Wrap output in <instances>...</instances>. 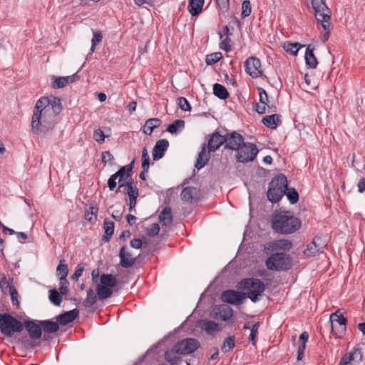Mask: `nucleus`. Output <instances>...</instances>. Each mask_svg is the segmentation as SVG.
<instances>
[{
  "label": "nucleus",
  "mask_w": 365,
  "mask_h": 365,
  "mask_svg": "<svg viewBox=\"0 0 365 365\" xmlns=\"http://www.w3.org/2000/svg\"><path fill=\"white\" fill-rule=\"evenodd\" d=\"M222 58V54L220 52H215L207 55L205 62L207 65H213L219 61Z\"/></svg>",
  "instance_id": "de8ad7c7"
},
{
  "label": "nucleus",
  "mask_w": 365,
  "mask_h": 365,
  "mask_svg": "<svg viewBox=\"0 0 365 365\" xmlns=\"http://www.w3.org/2000/svg\"><path fill=\"white\" fill-rule=\"evenodd\" d=\"M178 106L185 111L191 110V106L188 101L184 97H180L177 100Z\"/></svg>",
  "instance_id": "3c124183"
},
{
  "label": "nucleus",
  "mask_w": 365,
  "mask_h": 365,
  "mask_svg": "<svg viewBox=\"0 0 365 365\" xmlns=\"http://www.w3.org/2000/svg\"><path fill=\"white\" fill-rule=\"evenodd\" d=\"M259 96V103L255 106V111L259 114H264L266 112V106L268 108V112L276 110V106L274 104H269L268 95L266 91L262 88H257Z\"/></svg>",
  "instance_id": "f8f14e48"
},
{
  "label": "nucleus",
  "mask_w": 365,
  "mask_h": 365,
  "mask_svg": "<svg viewBox=\"0 0 365 365\" xmlns=\"http://www.w3.org/2000/svg\"><path fill=\"white\" fill-rule=\"evenodd\" d=\"M245 71L252 78H257L262 76L261 62L256 57L248 58L245 62Z\"/></svg>",
  "instance_id": "2eb2a0df"
},
{
  "label": "nucleus",
  "mask_w": 365,
  "mask_h": 365,
  "mask_svg": "<svg viewBox=\"0 0 365 365\" xmlns=\"http://www.w3.org/2000/svg\"><path fill=\"white\" fill-rule=\"evenodd\" d=\"M101 284L110 288L114 287L117 284V279L112 274H103L100 277Z\"/></svg>",
  "instance_id": "e433bc0d"
},
{
  "label": "nucleus",
  "mask_w": 365,
  "mask_h": 365,
  "mask_svg": "<svg viewBox=\"0 0 365 365\" xmlns=\"http://www.w3.org/2000/svg\"><path fill=\"white\" fill-rule=\"evenodd\" d=\"M292 247V243L290 240L286 239L277 240L269 245V249L272 252H284L289 251Z\"/></svg>",
  "instance_id": "a211bd4d"
},
{
  "label": "nucleus",
  "mask_w": 365,
  "mask_h": 365,
  "mask_svg": "<svg viewBox=\"0 0 365 365\" xmlns=\"http://www.w3.org/2000/svg\"><path fill=\"white\" fill-rule=\"evenodd\" d=\"M287 190V179L284 174L274 177L269 183L267 195L272 202H279Z\"/></svg>",
  "instance_id": "20e7f679"
},
{
  "label": "nucleus",
  "mask_w": 365,
  "mask_h": 365,
  "mask_svg": "<svg viewBox=\"0 0 365 365\" xmlns=\"http://www.w3.org/2000/svg\"><path fill=\"white\" fill-rule=\"evenodd\" d=\"M213 93L215 96L222 100H225L229 97V93L226 88L220 83L214 84Z\"/></svg>",
  "instance_id": "c9c22d12"
},
{
  "label": "nucleus",
  "mask_w": 365,
  "mask_h": 365,
  "mask_svg": "<svg viewBox=\"0 0 365 365\" xmlns=\"http://www.w3.org/2000/svg\"><path fill=\"white\" fill-rule=\"evenodd\" d=\"M235 345V336H230L225 339L222 346L221 347V350L224 353H227L232 350Z\"/></svg>",
  "instance_id": "a19ab883"
},
{
  "label": "nucleus",
  "mask_w": 365,
  "mask_h": 365,
  "mask_svg": "<svg viewBox=\"0 0 365 365\" xmlns=\"http://www.w3.org/2000/svg\"><path fill=\"white\" fill-rule=\"evenodd\" d=\"M305 61L307 65L311 68H316L318 64L317 59L314 54V48L309 45L306 48Z\"/></svg>",
  "instance_id": "c85d7f7f"
},
{
  "label": "nucleus",
  "mask_w": 365,
  "mask_h": 365,
  "mask_svg": "<svg viewBox=\"0 0 365 365\" xmlns=\"http://www.w3.org/2000/svg\"><path fill=\"white\" fill-rule=\"evenodd\" d=\"M23 329L24 324L16 318L9 313L0 314V331L2 334L11 337Z\"/></svg>",
  "instance_id": "39448f33"
},
{
  "label": "nucleus",
  "mask_w": 365,
  "mask_h": 365,
  "mask_svg": "<svg viewBox=\"0 0 365 365\" xmlns=\"http://www.w3.org/2000/svg\"><path fill=\"white\" fill-rule=\"evenodd\" d=\"M84 270V264L80 263L77 265L74 273L71 276L73 280L77 281L78 278L82 275Z\"/></svg>",
  "instance_id": "bf43d9fd"
},
{
  "label": "nucleus",
  "mask_w": 365,
  "mask_h": 365,
  "mask_svg": "<svg viewBox=\"0 0 365 365\" xmlns=\"http://www.w3.org/2000/svg\"><path fill=\"white\" fill-rule=\"evenodd\" d=\"M202 328L207 334H211L213 331H217L219 329V325L214 321L205 320L202 323Z\"/></svg>",
  "instance_id": "79ce46f5"
},
{
  "label": "nucleus",
  "mask_w": 365,
  "mask_h": 365,
  "mask_svg": "<svg viewBox=\"0 0 365 365\" xmlns=\"http://www.w3.org/2000/svg\"><path fill=\"white\" fill-rule=\"evenodd\" d=\"M303 46V45H301L299 43L287 42L284 45V48L287 52L293 55H297L299 48Z\"/></svg>",
  "instance_id": "c03bdc74"
},
{
  "label": "nucleus",
  "mask_w": 365,
  "mask_h": 365,
  "mask_svg": "<svg viewBox=\"0 0 365 365\" xmlns=\"http://www.w3.org/2000/svg\"><path fill=\"white\" fill-rule=\"evenodd\" d=\"M79 314V311L77 309H73L71 311L65 312L59 314L56 317V321L61 325H66L76 319Z\"/></svg>",
  "instance_id": "4be33fe9"
},
{
  "label": "nucleus",
  "mask_w": 365,
  "mask_h": 365,
  "mask_svg": "<svg viewBox=\"0 0 365 365\" xmlns=\"http://www.w3.org/2000/svg\"><path fill=\"white\" fill-rule=\"evenodd\" d=\"M216 3L222 12H226L229 9V0H215Z\"/></svg>",
  "instance_id": "e2e57ef3"
},
{
  "label": "nucleus",
  "mask_w": 365,
  "mask_h": 365,
  "mask_svg": "<svg viewBox=\"0 0 365 365\" xmlns=\"http://www.w3.org/2000/svg\"><path fill=\"white\" fill-rule=\"evenodd\" d=\"M231 39L230 37H226L220 43V48L227 52L231 51Z\"/></svg>",
  "instance_id": "680f3d73"
},
{
  "label": "nucleus",
  "mask_w": 365,
  "mask_h": 365,
  "mask_svg": "<svg viewBox=\"0 0 365 365\" xmlns=\"http://www.w3.org/2000/svg\"><path fill=\"white\" fill-rule=\"evenodd\" d=\"M237 288L246 291V297H248L252 302H256L264 291L265 286L259 279L246 278L242 279L237 284Z\"/></svg>",
  "instance_id": "7ed1b4c3"
},
{
  "label": "nucleus",
  "mask_w": 365,
  "mask_h": 365,
  "mask_svg": "<svg viewBox=\"0 0 365 365\" xmlns=\"http://www.w3.org/2000/svg\"><path fill=\"white\" fill-rule=\"evenodd\" d=\"M98 296L95 294L92 289H89L87 291L86 298L83 300V304L86 307H90L93 306L97 300Z\"/></svg>",
  "instance_id": "ea45409f"
},
{
  "label": "nucleus",
  "mask_w": 365,
  "mask_h": 365,
  "mask_svg": "<svg viewBox=\"0 0 365 365\" xmlns=\"http://www.w3.org/2000/svg\"><path fill=\"white\" fill-rule=\"evenodd\" d=\"M160 226L158 223H152L147 229V235L149 237H154L159 233Z\"/></svg>",
  "instance_id": "864d4df0"
},
{
  "label": "nucleus",
  "mask_w": 365,
  "mask_h": 365,
  "mask_svg": "<svg viewBox=\"0 0 365 365\" xmlns=\"http://www.w3.org/2000/svg\"><path fill=\"white\" fill-rule=\"evenodd\" d=\"M210 155L206 153V145L203 144L200 152L198 154L195 167L197 170L202 168L209 161Z\"/></svg>",
  "instance_id": "bb28decb"
},
{
  "label": "nucleus",
  "mask_w": 365,
  "mask_h": 365,
  "mask_svg": "<svg viewBox=\"0 0 365 365\" xmlns=\"http://www.w3.org/2000/svg\"><path fill=\"white\" fill-rule=\"evenodd\" d=\"M119 257L120 264L124 268L132 267L136 260V257H133L126 246L121 247L119 252Z\"/></svg>",
  "instance_id": "6ab92c4d"
},
{
  "label": "nucleus",
  "mask_w": 365,
  "mask_h": 365,
  "mask_svg": "<svg viewBox=\"0 0 365 365\" xmlns=\"http://www.w3.org/2000/svg\"><path fill=\"white\" fill-rule=\"evenodd\" d=\"M195 193V189L192 187H185L180 194L181 199L189 203H192Z\"/></svg>",
  "instance_id": "4c0bfd02"
},
{
  "label": "nucleus",
  "mask_w": 365,
  "mask_h": 365,
  "mask_svg": "<svg viewBox=\"0 0 365 365\" xmlns=\"http://www.w3.org/2000/svg\"><path fill=\"white\" fill-rule=\"evenodd\" d=\"M103 228L105 234L103 236V240L105 242H108L114 232V222L108 219H105L103 222Z\"/></svg>",
  "instance_id": "72a5a7b5"
},
{
  "label": "nucleus",
  "mask_w": 365,
  "mask_h": 365,
  "mask_svg": "<svg viewBox=\"0 0 365 365\" xmlns=\"http://www.w3.org/2000/svg\"><path fill=\"white\" fill-rule=\"evenodd\" d=\"M327 247V243L319 237H314L313 240L307 245V248L304 251L305 255L314 257L319 253L324 252Z\"/></svg>",
  "instance_id": "ddd939ff"
},
{
  "label": "nucleus",
  "mask_w": 365,
  "mask_h": 365,
  "mask_svg": "<svg viewBox=\"0 0 365 365\" xmlns=\"http://www.w3.org/2000/svg\"><path fill=\"white\" fill-rule=\"evenodd\" d=\"M159 220L163 225H170L173 222L170 207H165L159 215Z\"/></svg>",
  "instance_id": "473e14b6"
},
{
  "label": "nucleus",
  "mask_w": 365,
  "mask_h": 365,
  "mask_svg": "<svg viewBox=\"0 0 365 365\" xmlns=\"http://www.w3.org/2000/svg\"><path fill=\"white\" fill-rule=\"evenodd\" d=\"M68 274V265L64 259L60 260L56 268V275L59 277V280H67L66 277Z\"/></svg>",
  "instance_id": "2f4dec72"
},
{
  "label": "nucleus",
  "mask_w": 365,
  "mask_h": 365,
  "mask_svg": "<svg viewBox=\"0 0 365 365\" xmlns=\"http://www.w3.org/2000/svg\"><path fill=\"white\" fill-rule=\"evenodd\" d=\"M48 298L50 302L55 306H60L62 302L61 295L56 289L49 291Z\"/></svg>",
  "instance_id": "37998d69"
},
{
  "label": "nucleus",
  "mask_w": 365,
  "mask_h": 365,
  "mask_svg": "<svg viewBox=\"0 0 365 365\" xmlns=\"http://www.w3.org/2000/svg\"><path fill=\"white\" fill-rule=\"evenodd\" d=\"M93 138L96 142L102 143L105 140L106 135L101 128H98L93 132Z\"/></svg>",
  "instance_id": "5fc2aeb1"
},
{
  "label": "nucleus",
  "mask_w": 365,
  "mask_h": 365,
  "mask_svg": "<svg viewBox=\"0 0 365 365\" xmlns=\"http://www.w3.org/2000/svg\"><path fill=\"white\" fill-rule=\"evenodd\" d=\"M102 163L106 165L108 163L112 165H113L114 158L110 151H104L102 153Z\"/></svg>",
  "instance_id": "603ef678"
},
{
  "label": "nucleus",
  "mask_w": 365,
  "mask_h": 365,
  "mask_svg": "<svg viewBox=\"0 0 365 365\" xmlns=\"http://www.w3.org/2000/svg\"><path fill=\"white\" fill-rule=\"evenodd\" d=\"M284 195H287L290 204H295L299 200V194L294 188H289L287 187V190L285 191Z\"/></svg>",
  "instance_id": "a18cd8bd"
},
{
  "label": "nucleus",
  "mask_w": 365,
  "mask_h": 365,
  "mask_svg": "<svg viewBox=\"0 0 365 365\" xmlns=\"http://www.w3.org/2000/svg\"><path fill=\"white\" fill-rule=\"evenodd\" d=\"M225 139V148L232 150H237L245 143L243 136L236 131L226 133Z\"/></svg>",
  "instance_id": "4468645a"
},
{
  "label": "nucleus",
  "mask_w": 365,
  "mask_h": 365,
  "mask_svg": "<svg viewBox=\"0 0 365 365\" xmlns=\"http://www.w3.org/2000/svg\"><path fill=\"white\" fill-rule=\"evenodd\" d=\"M218 34H219L220 38L222 39L224 35H225L226 37H230V36L232 35V32L230 31V29L228 27V26H225L222 28V31H220Z\"/></svg>",
  "instance_id": "69168bd1"
},
{
  "label": "nucleus",
  "mask_w": 365,
  "mask_h": 365,
  "mask_svg": "<svg viewBox=\"0 0 365 365\" xmlns=\"http://www.w3.org/2000/svg\"><path fill=\"white\" fill-rule=\"evenodd\" d=\"M185 123L183 120H175L167 127L166 130L171 134H175L178 129H183L185 128Z\"/></svg>",
  "instance_id": "58836bf2"
},
{
  "label": "nucleus",
  "mask_w": 365,
  "mask_h": 365,
  "mask_svg": "<svg viewBox=\"0 0 365 365\" xmlns=\"http://www.w3.org/2000/svg\"><path fill=\"white\" fill-rule=\"evenodd\" d=\"M98 209L96 207L91 206L89 210L86 212V218L89 222L96 220Z\"/></svg>",
  "instance_id": "09e8293b"
},
{
  "label": "nucleus",
  "mask_w": 365,
  "mask_h": 365,
  "mask_svg": "<svg viewBox=\"0 0 365 365\" xmlns=\"http://www.w3.org/2000/svg\"><path fill=\"white\" fill-rule=\"evenodd\" d=\"M169 147V142L166 139H161L156 142L153 149V158L154 160L161 159Z\"/></svg>",
  "instance_id": "aec40b11"
},
{
  "label": "nucleus",
  "mask_w": 365,
  "mask_h": 365,
  "mask_svg": "<svg viewBox=\"0 0 365 365\" xmlns=\"http://www.w3.org/2000/svg\"><path fill=\"white\" fill-rule=\"evenodd\" d=\"M312 8L314 10L315 18L324 30H328L330 26L331 11L324 0H312Z\"/></svg>",
  "instance_id": "0eeeda50"
},
{
  "label": "nucleus",
  "mask_w": 365,
  "mask_h": 365,
  "mask_svg": "<svg viewBox=\"0 0 365 365\" xmlns=\"http://www.w3.org/2000/svg\"><path fill=\"white\" fill-rule=\"evenodd\" d=\"M125 190L129 197H138V189L135 185L125 187Z\"/></svg>",
  "instance_id": "13d9d810"
},
{
  "label": "nucleus",
  "mask_w": 365,
  "mask_h": 365,
  "mask_svg": "<svg viewBox=\"0 0 365 365\" xmlns=\"http://www.w3.org/2000/svg\"><path fill=\"white\" fill-rule=\"evenodd\" d=\"M350 354H352V357H354L356 363L359 364L363 360L362 349H354L353 351H350Z\"/></svg>",
  "instance_id": "4d7b16f0"
},
{
  "label": "nucleus",
  "mask_w": 365,
  "mask_h": 365,
  "mask_svg": "<svg viewBox=\"0 0 365 365\" xmlns=\"http://www.w3.org/2000/svg\"><path fill=\"white\" fill-rule=\"evenodd\" d=\"M226 140L225 135H221L218 131L215 130L213 133L209 135L207 149L208 153L215 152L221 145H225Z\"/></svg>",
  "instance_id": "dca6fc26"
},
{
  "label": "nucleus",
  "mask_w": 365,
  "mask_h": 365,
  "mask_svg": "<svg viewBox=\"0 0 365 365\" xmlns=\"http://www.w3.org/2000/svg\"><path fill=\"white\" fill-rule=\"evenodd\" d=\"M96 292L99 299L103 300L111 297L113 294V290L110 287H105L103 285H101V284H97Z\"/></svg>",
  "instance_id": "f704fd0d"
},
{
  "label": "nucleus",
  "mask_w": 365,
  "mask_h": 365,
  "mask_svg": "<svg viewBox=\"0 0 365 365\" xmlns=\"http://www.w3.org/2000/svg\"><path fill=\"white\" fill-rule=\"evenodd\" d=\"M203 5L204 0H190L188 11L192 16H196L202 11Z\"/></svg>",
  "instance_id": "c756f323"
},
{
  "label": "nucleus",
  "mask_w": 365,
  "mask_h": 365,
  "mask_svg": "<svg viewBox=\"0 0 365 365\" xmlns=\"http://www.w3.org/2000/svg\"><path fill=\"white\" fill-rule=\"evenodd\" d=\"M39 324L41 327L42 331L49 334H54L59 329V324L58 322L51 320H41Z\"/></svg>",
  "instance_id": "b1692460"
},
{
  "label": "nucleus",
  "mask_w": 365,
  "mask_h": 365,
  "mask_svg": "<svg viewBox=\"0 0 365 365\" xmlns=\"http://www.w3.org/2000/svg\"><path fill=\"white\" fill-rule=\"evenodd\" d=\"M262 123L267 128L275 129L279 123V115L278 114L266 115L262 118Z\"/></svg>",
  "instance_id": "7c9ffc66"
},
{
  "label": "nucleus",
  "mask_w": 365,
  "mask_h": 365,
  "mask_svg": "<svg viewBox=\"0 0 365 365\" xmlns=\"http://www.w3.org/2000/svg\"><path fill=\"white\" fill-rule=\"evenodd\" d=\"M134 165V160L125 166L120 167V169L113 174L108 180V187L110 190H113L117 186L116 180L123 177L130 178L133 174V168Z\"/></svg>",
  "instance_id": "9d476101"
},
{
  "label": "nucleus",
  "mask_w": 365,
  "mask_h": 365,
  "mask_svg": "<svg viewBox=\"0 0 365 365\" xmlns=\"http://www.w3.org/2000/svg\"><path fill=\"white\" fill-rule=\"evenodd\" d=\"M252 12L251 4L249 0H245L242 4V17L245 18L250 15Z\"/></svg>",
  "instance_id": "8fccbe9b"
},
{
  "label": "nucleus",
  "mask_w": 365,
  "mask_h": 365,
  "mask_svg": "<svg viewBox=\"0 0 365 365\" xmlns=\"http://www.w3.org/2000/svg\"><path fill=\"white\" fill-rule=\"evenodd\" d=\"M272 227L280 234H291L297 231L301 225L299 218L283 213H276L272 217Z\"/></svg>",
  "instance_id": "f03ea898"
},
{
  "label": "nucleus",
  "mask_w": 365,
  "mask_h": 365,
  "mask_svg": "<svg viewBox=\"0 0 365 365\" xmlns=\"http://www.w3.org/2000/svg\"><path fill=\"white\" fill-rule=\"evenodd\" d=\"M246 298V294L234 289L225 290L221 294V300L235 306L240 305Z\"/></svg>",
  "instance_id": "9b49d317"
},
{
  "label": "nucleus",
  "mask_w": 365,
  "mask_h": 365,
  "mask_svg": "<svg viewBox=\"0 0 365 365\" xmlns=\"http://www.w3.org/2000/svg\"><path fill=\"white\" fill-rule=\"evenodd\" d=\"M78 78L79 76L77 73L68 76L53 77L52 88L55 89L63 88L69 83L75 82Z\"/></svg>",
  "instance_id": "412c9836"
},
{
  "label": "nucleus",
  "mask_w": 365,
  "mask_h": 365,
  "mask_svg": "<svg viewBox=\"0 0 365 365\" xmlns=\"http://www.w3.org/2000/svg\"><path fill=\"white\" fill-rule=\"evenodd\" d=\"M352 361H354V357H352V354L350 352L345 354L340 359L338 365H348Z\"/></svg>",
  "instance_id": "052dcab7"
},
{
  "label": "nucleus",
  "mask_w": 365,
  "mask_h": 365,
  "mask_svg": "<svg viewBox=\"0 0 365 365\" xmlns=\"http://www.w3.org/2000/svg\"><path fill=\"white\" fill-rule=\"evenodd\" d=\"M130 245L133 248L139 249L142 247V242L138 238H134L130 241Z\"/></svg>",
  "instance_id": "338daca9"
},
{
  "label": "nucleus",
  "mask_w": 365,
  "mask_h": 365,
  "mask_svg": "<svg viewBox=\"0 0 365 365\" xmlns=\"http://www.w3.org/2000/svg\"><path fill=\"white\" fill-rule=\"evenodd\" d=\"M38 322V324H36L34 320H26L23 324L31 339L34 340L40 339L42 336V329L39 321Z\"/></svg>",
  "instance_id": "f3484780"
},
{
  "label": "nucleus",
  "mask_w": 365,
  "mask_h": 365,
  "mask_svg": "<svg viewBox=\"0 0 365 365\" xmlns=\"http://www.w3.org/2000/svg\"><path fill=\"white\" fill-rule=\"evenodd\" d=\"M358 191L362 193L365 191V178H361L357 184Z\"/></svg>",
  "instance_id": "774afa93"
},
{
  "label": "nucleus",
  "mask_w": 365,
  "mask_h": 365,
  "mask_svg": "<svg viewBox=\"0 0 365 365\" xmlns=\"http://www.w3.org/2000/svg\"><path fill=\"white\" fill-rule=\"evenodd\" d=\"M232 316L233 309L228 305H222L215 312V318L225 322L231 319Z\"/></svg>",
  "instance_id": "5701e85b"
},
{
  "label": "nucleus",
  "mask_w": 365,
  "mask_h": 365,
  "mask_svg": "<svg viewBox=\"0 0 365 365\" xmlns=\"http://www.w3.org/2000/svg\"><path fill=\"white\" fill-rule=\"evenodd\" d=\"M265 264L269 270L286 271L291 268L292 259L284 252H274L267 259Z\"/></svg>",
  "instance_id": "423d86ee"
},
{
  "label": "nucleus",
  "mask_w": 365,
  "mask_h": 365,
  "mask_svg": "<svg viewBox=\"0 0 365 365\" xmlns=\"http://www.w3.org/2000/svg\"><path fill=\"white\" fill-rule=\"evenodd\" d=\"M68 280L60 281L59 293L61 295H66L68 292Z\"/></svg>",
  "instance_id": "0e129e2a"
},
{
  "label": "nucleus",
  "mask_w": 365,
  "mask_h": 365,
  "mask_svg": "<svg viewBox=\"0 0 365 365\" xmlns=\"http://www.w3.org/2000/svg\"><path fill=\"white\" fill-rule=\"evenodd\" d=\"M161 122V120L158 118L148 119L143 127V133L148 135H150L153 130L160 125Z\"/></svg>",
  "instance_id": "cd10ccee"
},
{
  "label": "nucleus",
  "mask_w": 365,
  "mask_h": 365,
  "mask_svg": "<svg viewBox=\"0 0 365 365\" xmlns=\"http://www.w3.org/2000/svg\"><path fill=\"white\" fill-rule=\"evenodd\" d=\"M178 354H180L175 351V347L173 346L170 350L165 352V359L171 365H178L182 361Z\"/></svg>",
  "instance_id": "a878e982"
},
{
  "label": "nucleus",
  "mask_w": 365,
  "mask_h": 365,
  "mask_svg": "<svg viewBox=\"0 0 365 365\" xmlns=\"http://www.w3.org/2000/svg\"><path fill=\"white\" fill-rule=\"evenodd\" d=\"M93 36L91 40V51L93 52L96 49V44L102 41L103 35L101 31L94 30H93Z\"/></svg>",
  "instance_id": "49530a36"
},
{
  "label": "nucleus",
  "mask_w": 365,
  "mask_h": 365,
  "mask_svg": "<svg viewBox=\"0 0 365 365\" xmlns=\"http://www.w3.org/2000/svg\"><path fill=\"white\" fill-rule=\"evenodd\" d=\"M259 322H257L255 323L252 327L250 329H251V331H250V340L252 341V344L253 345L255 344L256 343V336H257V332H258V329H259Z\"/></svg>",
  "instance_id": "6e6d98bb"
},
{
  "label": "nucleus",
  "mask_w": 365,
  "mask_h": 365,
  "mask_svg": "<svg viewBox=\"0 0 365 365\" xmlns=\"http://www.w3.org/2000/svg\"><path fill=\"white\" fill-rule=\"evenodd\" d=\"M330 322L331 324L332 331H334V322H337L340 326H343L344 327L341 329V331L344 332L346 331V324L347 322L346 319L343 316V314L340 312V309L336 310L335 312L331 313L330 314Z\"/></svg>",
  "instance_id": "393cba45"
},
{
  "label": "nucleus",
  "mask_w": 365,
  "mask_h": 365,
  "mask_svg": "<svg viewBox=\"0 0 365 365\" xmlns=\"http://www.w3.org/2000/svg\"><path fill=\"white\" fill-rule=\"evenodd\" d=\"M62 110L61 99L58 97L51 96L49 97H41L35 106L32 116L31 127L34 133L42 135L53 129L55 125L53 120H48L47 115L51 113L55 117Z\"/></svg>",
  "instance_id": "f257e3e1"
},
{
  "label": "nucleus",
  "mask_w": 365,
  "mask_h": 365,
  "mask_svg": "<svg viewBox=\"0 0 365 365\" xmlns=\"http://www.w3.org/2000/svg\"><path fill=\"white\" fill-rule=\"evenodd\" d=\"M173 346L175 351L180 355H187L193 353L200 347V342L194 338H186L178 341Z\"/></svg>",
  "instance_id": "1a4fd4ad"
},
{
  "label": "nucleus",
  "mask_w": 365,
  "mask_h": 365,
  "mask_svg": "<svg viewBox=\"0 0 365 365\" xmlns=\"http://www.w3.org/2000/svg\"><path fill=\"white\" fill-rule=\"evenodd\" d=\"M236 151V160L242 163L253 161L259 152L256 145L250 142H245Z\"/></svg>",
  "instance_id": "6e6552de"
}]
</instances>
